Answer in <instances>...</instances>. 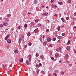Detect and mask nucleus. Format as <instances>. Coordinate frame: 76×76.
<instances>
[{
	"mask_svg": "<svg viewBox=\"0 0 76 76\" xmlns=\"http://www.w3.org/2000/svg\"><path fill=\"white\" fill-rule=\"evenodd\" d=\"M62 50L61 48H57L56 49V50L58 52H60L61 50Z\"/></svg>",
	"mask_w": 76,
	"mask_h": 76,
	"instance_id": "obj_1",
	"label": "nucleus"
},
{
	"mask_svg": "<svg viewBox=\"0 0 76 76\" xmlns=\"http://www.w3.org/2000/svg\"><path fill=\"white\" fill-rule=\"evenodd\" d=\"M3 24L4 26H7L8 25L9 23H8L4 22Z\"/></svg>",
	"mask_w": 76,
	"mask_h": 76,
	"instance_id": "obj_2",
	"label": "nucleus"
},
{
	"mask_svg": "<svg viewBox=\"0 0 76 76\" xmlns=\"http://www.w3.org/2000/svg\"><path fill=\"white\" fill-rule=\"evenodd\" d=\"M70 48H71L69 46H67V47H66V49L68 51H69L70 50Z\"/></svg>",
	"mask_w": 76,
	"mask_h": 76,
	"instance_id": "obj_3",
	"label": "nucleus"
},
{
	"mask_svg": "<svg viewBox=\"0 0 76 76\" xmlns=\"http://www.w3.org/2000/svg\"><path fill=\"white\" fill-rule=\"evenodd\" d=\"M28 59L30 62H31V56L29 55L28 56Z\"/></svg>",
	"mask_w": 76,
	"mask_h": 76,
	"instance_id": "obj_4",
	"label": "nucleus"
},
{
	"mask_svg": "<svg viewBox=\"0 0 76 76\" xmlns=\"http://www.w3.org/2000/svg\"><path fill=\"white\" fill-rule=\"evenodd\" d=\"M48 13L46 12L45 13H43L42 15V16H47L48 15Z\"/></svg>",
	"mask_w": 76,
	"mask_h": 76,
	"instance_id": "obj_5",
	"label": "nucleus"
},
{
	"mask_svg": "<svg viewBox=\"0 0 76 76\" xmlns=\"http://www.w3.org/2000/svg\"><path fill=\"white\" fill-rule=\"evenodd\" d=\"M51 39L49 37H48L47 38V41L48 42H50V41L51 40Z\"/></svg>",
	"mask_w": 76,
	"mask_h": 76,
	"instance_id": "obj_6",
	"label": "nucleus"
},
{
	"mask_svg": "<svg viewBox=\"0 0 76 76\" xmlns=\"http://www.w3.org/2000/svg\"><path fill=\"white\" fill-rule=\"evenodd\" d=\"M69 57V56L67 54H66L65 55V59H66L68 58Z\"/></svg>",
	"mask_w": 76,
	"mask_h": 76,
	"instance_id": "obj_7",
	"label": "nucleus"
},
{
	"mask_svg": "<svg viewBox=\"0 0 76 76\" xmlns=\"http://www.w3.org/2000/svg\"><path fill=\"white\" fill-rule=\"evenodd\" d=\"M51 6L52 8H56L57 7V6L56 5H55L53 4Z\"/></svg>",
	"mask_w": 76,
	"mask_h": 76,
	"instance_id": "obj_8",
	"label": "nucleus"
},
{
	"mask_svg": "<svg viewBox=\"0 0 76 76\" xmlns=\"http://www.w3.org/2000/svg\"><path fill=\"white\" fill-rule=\"evenodd\" d=\"M9 37V35H7V37H5V40H7L8 38Z\"/></svg>",
	"mask_w": 76,
	"mask_h": 76,
	"instance_id": "obj_9",
	"label": "nucleus"
},
{
	"mask_svg": "<svg viewBox=\"0 0 76 76\" xmlns=\"http://www.w3.org/2000/svg\"><path fill=\"white\" fill-rule=\"evenodd\" d=\"M58 56H59V54H58V53H56V54H55V57H56V58H57V57H58Z\"/></svg>",
	"mask_w": 76,
	"mask_h": 76,
	"instance_id": "obj_10",
	"label": "nucleus"
},
{
	"mask_svg": "<svg viewBox=\"0 0 76 76\" xmlns=\"http://www.w3.org/2000/svg\"><path fill=\"white\" fill-rule=\"evenodd\" d=\"M7 42L8 43H9V44H10L11 42V41L10 39H8L7 40Z\"/></svg>",
	"mask_w": 76,
	"mask_h": 76,
	"instance_id": "obj_11",
	"label": "nucleus"
},
{
	"mask_svg": "<svg viewBox=\"0 0 76 76\" xmlns=\"http://www.w3.org/2000/svg\"><path fill=\"white\" fill-rule=\"evenodd\" d=\"M26 64L27 65H29V62L28 60H26Z\"/></svg>",
	"mask_w": 76,
	"mask_h": 76,
	"instance_id": "obj_12",
	"label": "nucleus"
},
{
	"mask_svg": "<svg viewBox=\"0 0 76 76\" xmlns=\"http://www.w3.org/2000/svg\"><path fill=\"white\" fill-rule=\"evenodd\" d=\"M23 58H21L20 60H19V61L20 62H23Z\"/></svg>",
	"mask_w": 76,
	"mask_h": 76,
	"instance_id": "obj_13",
	"label": "nucleus"
},
{
	"mask_svg": "<svg viewBox=\"0 0 76 76\" xmlns=\"http://www.w3.org/2000/svg\"><path fill=\"white\" fill-rule=\"evenodd\" d=\"M14 52L15 53H18V51L17 50H14Z\"/></svg>",
	"mask_w": 76,
	"mask_h": 76,
	"instance_id": "obj_14",
	"label": "nucleus"
},
{
	"mask_svg": "<svg viewBox=\"0 0 76 76\" xmlns=\"http://www.w3.org/2000/svg\"><path fill=\"white\" fill-rule=\"evenodd\" d=\"M31 35V33L30 32H28V34H27V35L28 36H30Z\"/></svg>",
	"mask_w": 76,
	"mask_h": 76,
	"instance_id": "obj_15",
	"label": "nucleus"
},
{
	"mask_svg": "<svg viewBox=\"0 0 76 76\" xmlns=\"http://www.w3.org/2000/svg\"><path fill=\"white\" fill-rule=\"evenodd\" d=\"M58 3L59 4H60V5H61L63 4V3L62 2H58Z\"/></svg>",
	"mask_w": 76,
	"mask_h": 76,
	"instance_id": "obj_16",
	"label": "nucleus"
},
{
	"mask_svg": "<svg viewBox=\"0 0 76 76\" xmlns=\"http://www.w3.org/2000/svg\"><path fill=\"white\" fill-rule=\"evenodd\" d=\"M67 3L69 4H70L71 3V1L70 0H69L67 1Z\"/></svg>",
	"mask_w": 76,
	"mask_h": 76,
	"instance_id": "obj_17",
	"label": "nucleus"
},
{
	"mask_svg": "<svg viewBox=\"0 0 76 76\" xmlns=\"http://www.w3.org/2000/svg\"><path fill=\"white\" fill-rule=\"evenodd\" d=\"M38 31V29H36L34 31V32L35 33H37Z\"/></svg>",
	"mask_w": 76,
	"mask_h": 76,
	"instance_id": "obj_18",
	"label": "nucleus"
},
{
	"mask_svg": "<svg viewBox=\"0 0 76 76\" xmlns=\"http://www.w3.org/2000/svg\"><path fill=\"white\" fill-rule=\"evenodd\" d=\"M28 44L29 45H30V46H31V45H32V43L31 42H29Z\"/></svg>",
	"mask_w": 76,
	"mask_h": 76,
	"instance_id": "obj_19",
	"label": "nucleus"
},
{
	"mask_svg": "<svg viewBox=\"0 0 76 76\" xmlns=\"http://www.w3.org/2000/svg\"><path fill=\"white\" fill-rule=\"evenodd\" d=\"M40 57L41 59H42L44 57L43 56H41Z\"/></svg>",
	"mask_w": 76,
	"mask_h": 76,
	"instance_id": "obj_20",
	"label": "nucleus"
},
{
	"mask_svg": "<svg viewBox=\"0 0 76 76\" xmlns=\"http://www.w3.org/2000/svg\"><path fill=\"white\" fill-rule=\"evenodd\" d=\"M70 40H69L67 43V44H70Z\"/></svg>",
	"mask_w": 76,
	"mask_h": 76,
	"instance_id": "obj_21",
	"label": "nucleus"
},
{
	"mask_svg": "<svg viewBox=\"0 0 76 76\" xmlns=\"http://www.w3.org/2000/svg\"><path fill=\"white\" fill-rule=\"evenodd\" d=\"M37 26L38 27H40L42 26L41 24H39L38 25H37Z\"/></svg>",
	"mask_w": 76,
	"mask_h": 76,
	"instance_id": "obj_22",
	"label": "nucleus"
},
{
	"mask_svg": "<svg viewBox=\"0 0 76 76\" xmlns=\"http://www.w3.org/2000/svg\"><path fill=\"white\" fill-rule=\"evenodd\" d=\"M41 72L42 73V74H43V75H44L45 73V72L43 71H42Z\"/></svg>",
	"mask_w": 76,
	"mask_h": 76,
	"instance_id": "obj_23",
	"label": "nucleus"
},
{
	"mask_svg": "<svg viewBox=\"0 0 76 76\" xmlns=\"http://www.w3.org/2000/svg\"><path fill=\"white\" fill-rule=\"evenodd\" d=\"M21 39H22V38H19V42L20 41H21Z\"/></svg>",
	"mask_w": 76,
	"mask_h": 76,
	"instance_id": "obj_24",
	"label": "nucleus"
},
{
	"mask_svg": "<svg viewBox=\"0 0 76 76\" xmlns=\"http://www.w3.org/2000/svg\"><path fill=\"white\" fill-rule=\"evenodd\" d=\"M60 27L59 26L58 28V29L59 31L60 30Z\"/></svg>",
	"mask_w": 76,
	"mask_h": 76,
	"instance_id": "obj_25",
	"label": "nucleus"
},
{
	"mask_svg": "<svg viewBox=\"0 0 76 76\" xmlns=\"http://www.w3.org/2000/svg\"><path fill=\"white\" fill-rule=\"evenodd\" d=\"M37 3H38L37 1H34V4H37Z\"/></svg>",
	"mask_w": 76,
	"mask_h": 76,
	"instance_id": "obj_26",
	"label": "nucleus"
},
{
	"mask_svg": "<svg viewBox=\"0 0 76 76\" xmlns=\"http://www.w3.org/2000/svg\"><path fill=\"white\" fill-rule=\"evenodd\" d=\"M61 75H64V71H61Z\"/></svg>",
	"mask_w": 76,
	"mask_h": 76,
	"instance_id": "obj_27",
	"label": "nucleus"
},
{
	"mask_svg": "<svg viewBox=\"0 0 76 76\" xmlns=\"http://www.w3.org/2000/svg\"><path fill=\"white\" fill-rule=\"evenodd\" d=\"M49 47H50V48H52V45L51 44H50V45H49Z\"/></svg>",
	"mask_w": 76,
	"mask_h": 76,
	"instance_id": "obj_28",
	"label": "nucleus"
},
{
	"mask_svg": "<svg viewBox=\"0 0 76 76\" xmlns=\"http://www.w3.org/2000/svg\"><path fill=\"white\" fill-rule=\"evenodd\" d=\"M4 26H3V25L2 24H1L0 27L1 28H2V27H3Z\"/></svg>",
	"mask_w": 76,
	"mask_h": 76,
	"instance_id": "obj_29",
	"label": "nucleus"
},
{
	"mask_svg": "<svg viewBox=\"0 0 76 76\" xmlns=\"http://www.w3.org/2000/svg\"><path fill=\"white\" fill-rule=\"evenodd\" d=\"M39 65L40 66H42V65L41 63H39Z\"/></svg>",
	"mask_w": 76,
	"mask_h": 76,
	"instance_id": "obj_30",
	"label": "nucleus"
},
{
	"mask_svg": "<svg viewBox=\"0 0 76 76\" xmlns=\"http://www.w3.org/2000/svg\"><path fill=\"white\" fill-rule=\"evenodd\" d=\"M27 24H25V25H24V27L25 28H27Z\"/></svg>",
	"mask_w": 76,
	"mask_h": 76,
	"instance_id": "obj_31",
	"label": "nucleus"
},
{
	"mask_svg": "<svg viewBox=\"0 0 76 76\" xmlns=\"http://www.w3.org/2000/svg\"><path fill=\"white\" fill-rule=\"evenodd\" d=\"M69 66H72V64H69Z\"/></svg>",
	"mask_w": 76,
	"mask_h": 76,
	"instance_id": "obj_32",
	"label": "nucleus"
},
{
	"mask_svg": "<svg viewBox=\"0 0 76 76\" xmlns=\"http://www.w3.org/2000/svg\"><path fill=\"white\" fill-rule=\"evenodd\" d=\"M69 18V17H66V19L68 20Z\"/></svg>",
	"mask_w": 76,
	"mask_h": 76,
	"instance_id": "obj_33",
	"label": "nucleus"
},
{
	"mask_svg": "<svg viewBox=\"0 0 76 76\" xmlns=\"http://www.w3.org/2000/svg\"><path fill=\"white\" fill-rule=\"evenodd\" d=\"M8 17H10L11 16V15L10 14H8Z\"/></svg>",
	"mask_w": 76,
	"mask_h": 76,
	"instance_id": "obj_34",
	"label": "nucleus"
},
{
	"mask_svg": "<svg viewBox=\"0 0 76 76\" xmlns=\"http://www.w3.org/2000/svg\"><path fill=\"white\" fill-rule=\"evenodd\" d=\"M61 20H62V22H64V18H61Z\"/></svg>",
	"mask_w": 76,
	"mask_h": 76,
	"instance_id": "obj_35",
	"label": "nucleus"
},
{
	"mask_svg": "<svg viewBox=\"0 0 76 76\" xmlns=\"http://www.w3.org/2000/svg\"><path fill=\"white\" fill-rule=\"evenodd\" d=\"M36 57H38V54H36Z\"/></svg>",
	"mask_w": 76,
	"mask_h": 76,
	"instance_id": "obj_36",
	"label": "nucleus"
},
{
	"mask_svg": "<svg viewBox=\"0 0 76 76\" xmlns=\"http://www.w3.org/2000/svg\"><path fill=\"white\" fill-rule=\"evenodd\" d=\"M51 58V59H52L53 60V61H54V58H53V57H52Z\"/></svg>",
	"mask_w": 76,
	"mask_h": 76,
	"instance_id": "obj_37",
	"label": "nucleus"
},
{
	"mask_svg": "<svg viewBox=\"0 0 76 76\" xmlns=\"http://www.w3.org/2000/svg\"><path fill=\"white\" fill-rule=\"evenodd\" d=\"M56 40V39L55 38H53V40L55 41Z\"/></svg>",
	"mask_w": 76,
	"mask_h": 76,
	"instance_id": "obj_38",
	"label": "nucleus"
},
{
	"mask_svg": "<svg viewBox=\"0 0 76 76\" xmlns=\"http://www.w3.org/2000/svg\"><path fill=\"white\" fill-rule=\"evenodd\" d=\"M74 53H76V51L75 50H73Z\"/></svg>",
	"mask_w": 76,
	"mask_h": 76,
	"instance_id": "obj_39",
	"label": "nucleus"
},
{
	"mask_svg": "<svg viewBox=\"0 0 76 76\" xmlns=\"http://www.w3.org/2000/svg\"><path fill=\"white\" fill-rule=\"evenodd\" d=\"M57 38L59 39H61V37H60V36L58 37Z\"/></svg>",
	"mask_w": 76,
	"mask_h": 76,
	"instance_id": "obj_40",
	"label": "nucleus"
},
{
	"mask_svg": "<svg viewBox=\"0 0 76 76\" xmlns=\"http://www.w3.org/2000/svg\"><path fill=\"white\" fill-rule=\"evenodd\" d=\"M38 22V20L37 19L35 20V22Z\"/></svg>",
	"mask_w": 76,
	"mask_h": 76,
	"instance_id": "obj_41",
	"label": "nucleus"
},
{
	"mask_svg": "<svg viewBox=\"0 0 76 76\" xmlns=\"http://www.w3.org/2000/svg\"><path fill=\"white\" fill-rule=\"evenodd\" d=\"M65 34L64 33H62V36H64L65 35Z\"/></svg>",
	"mask_w": 76,
	"mask_h": 76,
	"instance_id": "obj_42",
	"label": "nucleus"
},
{
	"mask_svg": "<svg viewBox=\"0 0 76 76\" xmlns=\"http://www.w3.org/2000/svg\"><path fill=\"white\" fill-rule=\"evenodd\" d=\"M21 37L22 38H24V36L23 35H21Z\"/></svg>",
	"mask_w": 76,
	"mask_h": 76,
	"instance_id": "obj_43",
	"label": "nucleus"
},
{
	"mask_svg": "<svg viewBox=\"0 0 76 76\" xmlns=\"http://www.w3.org/2000/svg\"><path fill=\"white\" fill-rule=\"evenodd\" d=\"M54 1V0H51V3H52Z\"/></svg>",
	"mask_w": 76,
	"mask_h": 76,
	"instance_id": "obj_44",
	"label": "nucleus"
},
{
	"mask_svg": "<svg viewBox=\"0 0 76 76\" xmlns=\"http://www.w3.org/2000/svg\"><path fill=\"white\" fill-rule=\"evenodd\" d=\"M21 28V27H20V26H18V29H20V28Z\"/></svg>",
	"mask_w": 76,
	"mask_h": 76,
	"instance_id": "obj_45",
	"label": "nucleus"
},
{
	"mask_svg": "<svg viewBox=\"0 0 76 76\" xmlns=\"http://www.w3.org/2000/svg\"><path fill=\"white\" fill-rule=\"evenodd\" d=\"M49 31V30L48 29H47V30L46 31V32H47Z\"/></svg>",
	"mask_w": 76,
	"mask_h": 76,
	"instance_id": "obj_46",
	"label": "nucleus"
},
{
	"mask_svg": "<svg viewBox=\"0 0 76 76\" xmlns=\"http://www.w3.org/2000/svg\"><path fill=\"white\" fill-rule=\"evenodd\" d=\"M39 70H38V71L37 72V74H39Z\"/></svg>",
	"mask_w": 76,
	"mask_h": 76,
	"instance_id": "obj_47",
	"label": "nucleus"
},
{
	"mask_svg": "<svg viewBox=\"0 0 76 76\" xmlns=\"http://www.w3.org/2000/svg\"><path fill=\"white\" fill-rule=\"evenodd\" d=\"M28 14H31V12L30 13L29 12H28Z\"/></svg>",
	"mask_w": 76,
	"mask_h": 76,
	"instance_id": "obj_48",
	"label": "nucleus"
},
{
	"mask_svg": "<svg viewBox=\"0 0 76 76\" xmlns=\"http://www.w3.org/2000/svg\"><path fill=\"white\" fill-rule=\"evenodd\" d=\"M64 27V26H61V28H63V27Z\"/></svg>",
	"mask_w": 76,
	"mask_h": 76,
	"instance_id": "obj_49",
	"label": "nucleus"
},
{
	"mask_svg": "<svg viewBox=\"0 0 76 76\" xmlns=\"http://www.w3.org/2000/svg\"><path fill=\"white\" fill-rule=\"evenodd\" d=\"M55 16L57 17V14H55Z\"/></svg>",
	"mask_w": 76,
	"mask_h": 76,
	"instance_id": "obj_50",
	"label": "nucleus"
},
{
	"mask_svg": "<svg viewBox=\"0 0 76 76\" xmlns=\"http://www.w3.org/2000/svg\"><path fill=\"white\" fill-rule=\"evenodd\" d=\"M44 6L42 5V8H44Z\"/></svg>",
	"mask_w": 76,
	"mask_h": 76,
	"instance_id": "obj_51",
	"label": "nucleus"
},
{
	"mask_svg": "<svg viewBox=\"0 0 76 76\" xmlns=\"http://www.w3.org/2000/svg\"><path fill=\"white\" fill-rule=\"evenodd\" d=\"M43 44H45H45H46V43H45V42H44Z\"/></svg>",
	"mask_w": 76,
	"mask_h": 76,
	"instance_id": "obj_52",
	"label": "nucleus"
},
{
	"mask_svg": "<svg viewBox=\"0 0 76 76\" xmlns=\"http://www.w3.org/2000/svg\"><path fill=\"white\" fill-rule=\"evenodd\" d=\"M43 38H45V36H43V37H42Z\"/></svg>",
	"mask_w": 76,
	"mask_h": 76,
	"instance_id": "obj_53",
	"label": "nucleus"
},
{
	"mask_svg": "<svg viewBox=\"0 0 76 76\" xmlns=\"http://www.w3.org/2000/svg\"><path fill=\"white\" fill-rule=\"evenodd\" d=\"M48 76H51V74H49Z\"/></svg>",
	"mask_w": 76,
	"mask_h": 76,
	"instance_id": "obj_54",
	"label": "nucleus"
},
{
	"mask_svg": "<svg viewBox=\"0 0 76 76\" xmlns=\"http://www.w3.org/2000/svg\"><path fill=\"white\" fill-rule=\"evenodd\" d=\"M36 67H38V64H37L36 65Z\"/></svg>",
	"mask_w": 76,
	"mask_h": 76,
	"instance_id": "obj_55",
	"label": "nucleus"
},
{
	"mask_svg": "<svg viewBox=\"0 0 76 76\" xmlns=\"http://www.w3.org/2000/svg\"><path fill=\"white\" fill-rule=\"evenodd\" d=\"M59 63H61V62H62V61H59Z\"/></svg>",
	"mask_w": 76,
	"mask_h": 76,
	"instance_id": "obj_56",
	"label": "nucleus"
},
{
	"mask_svg": "<svg viewBox=\"0 0 76 76\" xmlns=\"http://www.w3.org/2000/svg\"><path fill=\"white\" fill-rule=\"evenodd\" d=\"M73 28H75L76 29V26H74V27H73Z\"/></svg>",
	"mask_w": 76,
	"mask_h": 76,
	"instance_id": "obj_57",
	"label": "nucleus"
},
{
	"mask_svg": "<svg viewBox=\"0 0 76 76\" xmlns=\"http://www.w3.org/2000/svg\"><path fill=\"white\" fill-rule=\"evenodd\" d=\"M55 72L56 73L57 72V71H55Z\"/></svg>",
	"mask_w": 76,
	"mask_h": 76,
	"instance_id": "obj_58",
	"label": "nucleus"
},
{
	"mask_svg": "<svg viewBox=\"0 0 76 76\" xmlns=\"http://www.w3.org/2000/svg\"><path fill=\"white\" fill-rule=\"evenodd\" d=\"M69 63V61H67V63Z\"/></svg>",
	"mask_w": 76,
	"mask_h": 76,
	"instance_id": "obj_59",
	"label": "nucleus"
},
{
	"mask_svg": "<svg viewBox=\"0 0 76 76\" xmlns=\"http://www.w3.org/2000/svg\"><path fill=\"white\" fill-rule=\"evenodd\" d=\"M48 6H47V7H46V8L48 9Z\"/></svg>",
	"mask_w": 76,
	"mask_h": 76,
	"instance_id": "obj_60",
	"label": "nucleus"
},
{
	"mask_svg": "<svg viewBox=\"0 0 76 76\" xmlns=\"http://www.w3.org/2000/svg\"><path fill=\"white\" fill-rule=\"evenodd\" d=\"M47 21H48V22H50L49 20H47Z\"/></svg>",
	"mask_w": 76,
	"mask_h": 76,
	"instance_id": "obj_61",
	"label": "nucleus"
},
{
	"mask_svg": "<svg viewBox=\"0 0 76 76\" xmlns=\"http://www.w3.org/2000/svg\"><path fill=\"white\" fill-rule=\"evenodd\" d=\"M32 23H33V24H34V23L33 22H32V23H31V24H32Z\"/></svg>",
	"mask_w": 76,
	"mask_h": 76,
	"instance_id": "obj_62",
	"label": "nucleus"
},
{
	"mask_svg": "<svg viewBox=\"0 0 76 76\" xmlns=\"http://www.w3.org/2000/svg\"><path fill=\"white\" fill-rule=\"evenodd\" d=\"M55 74H55V73H54V74H53V75H55Z\"/></svg>",
	"mask_w": 76,
	"mask_h": 76,
	"instance_id": "obj_63",
	"label": "nucleus"
},
{
	"mask_svg": "<svg viewBox=\"0 0 76 76\" xmlns=\"http://www.w3.org/2000/svg\"><path fill=\"white\" fill-rule=\"evenodd\" d=\"M55 76H57V75H56V74H55Z\"/></svg>",
	"mask_w": 76,
	"mask_h": 76,
	"instance_id": "obj_64",
	"label": "nucleus"
}]
</instances>
